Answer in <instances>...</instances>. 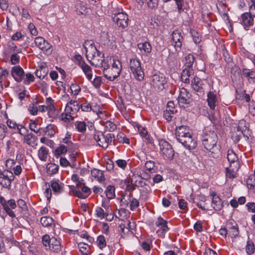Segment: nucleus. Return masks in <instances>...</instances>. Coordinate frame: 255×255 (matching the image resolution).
<instances>
[{
  "label": "nucleus",
  "mask_w": 255,
  "mask_h": 255,
  "mask_svg": "<svg viewBox=\"0 0 255 255\" xmlns=\"http://www.w3.org/2000/svg\"><path fill=\"white\" fill-rule=\"evenodd\" d=\"M227 159L229 162H232L239 160L237 154L234 152L233 149H229L227 153Z\"/></svg>",
  "instance_id": "nucleus-40"
},
{
  "label": "nucleus",
  "mask_w": 255,
  "mask_h": 255,
  "mask_svg": "<svg viewBox=\"0 0 255 255\" xmlns=\"http://www.w3.org/2000/svg\"><path fill=\"white\" fill-rule=\"evenodd\" d=\"M129 65L131 72L135 79L139 81H142L144 79V73L141 67L139 60L136 57L130 59Z\"/></svg>",
  "instance_id": "nucleus-3"
},
{
  "label": "nucleus",
  "mask_w": 255,
  "mask_h": 255,
  "mask_svg": "<svg viewBox=\"0 0 255 255\" xmlns=\"http://www.w3.org/2000/svg\"><path fill=\"white\" fill-rule=\"evenodd\" d=\"M72 113H62L60 116V119L66 123H70L74 119Z\"/></svg>",
  "instance_id": "nucleus-38"
},
{
  "label": "nucleus",
  "mask_w": 255,
  "mask_h": 255,
  "mask_svg": "<svg viewBox=\"0 0 255 255\" xmlns=\"http://www.w3.org/2000/svg\"><path fill=\"white\" fill-rule=\"evenodd\" d=\"M247 184L249 188L252 189L255 186V177L254 175H250L247 180Z\"/></svg>",
  "instance_id": "nucleus-52"
},
{
  "label": "nucleus",
  "mask_w": 255,
  "mask_h": 255,
  "mask_svg": "<svg viewBox=\"0 0 255 255\" xmlns=\"http://www.w3.org/2000/svg\"><path fill=\"white\" fill-rule=\"evenodd\" d=\"M57 127L54 125L49 124L44 130L45 134L50 137L53 136L56 133Z\"/></svg>",
  "instance_id": "nucleus-32"
},
{
  "label": "nucleus",
  "mask_w": 255,
  "mask_h": 255,
  "mask_svg": "<svg viewBox=\"0 0 255 255\" xmlns=\"http://www.w3.org/2000/svg\"><path fill=\"white\" fill-rule=\"evenodd\" d=\"M37 138L35 136V135L32 133H27L25 135H24V141L29 145H30L32 147H34L37 144L36 143L35 139Z\"/></svg>",
  "instance_id": "nucleus-27"
},
{
  "label": "nucleus",
  "mask_w": 255,
  "mask_h": 255,
  "mask_svg": "<svg viewBox=\"0 0 255 255\" xmlns=\"http://www.w3.org/2000/svg\"><path fill=\"white\" fill-rule=\"evenodd\" d=\"M29 128L35 133H38L40 130V128L37 127L35 122L32 120H30V123H29Z\"/></svg>",
  "instance_id": "nucleus-55"
},
{
  "label": "nucleus",
  "mask_w": 255,
  "mask_h": 255,
  "mask_svg": "<svg viewBox=\"0 0 255 255\" xmlns=\"http://www.w3.org/2000/svg\"><path fill=\"white\" fill-rule=\"evenodd\" d=\"M40 223L43 227H49L53 224L54 220L50 216H44L41 218Z\"/></svg>",
  "instance_id": "nucleus-35"
},
{
  "label": "nucleus",
  "mask_w": 255,
  "mask_h": 255,
  "mask_svg": "<svg viewBox=\"0 0 255 255\" xmlns=\"http://www.w3.org/2000/svg\"><path fill=\"white\" fill-rule=\"evenodd\" d=\"M75 126L77 130L80 132H84L86 129V125L84 122H77Z\"/></svg>",
  "instance_id": "nucleus-53"
},
{
  "label": "nucleus",
  "mask_w": 255,
  "mask_h": 255,
  "mask_svg": "<svg viewBox=\"0 0 255 255\" xmlns=\"http://www.w3.org/2000/svg\"><path fill=\"white\" fill-rule=\"evenodd\" d=\"M133 126L137 128L140 135L142 137V138L144 139V142L147 143H151V139L150 137V135L149 134L148 132L145 127H142L137 123H134Z\"/></svg>",
  "instance_id": "nucleus-19"
},
{
  "label": "nucleus",
  "mask_w": 255,
  "mask_h": 255,
  "mask_svg": "<svg viewBox=\"0 0 255 255\" xmlns=\"http://www.w3.org/2000/svg\"><path fill=\"white\" fill-rule=\"evenodd\" d=\"M34 43L43 52L47 54L51 53L53 48L51 44L43 37L40 36L36 37L34 40Z\"/></svg>",
  "instance_id": "nucleus-12"
},
{
  "label": "nucleus",
  "mask_w": 255,
  "mask_h": 255,
  "mask_svg": "<svg viewBox=\"0 0 255 255\" xmlns=\"http://www.w3.org/2000/svg\"><path fill=\"white\" fill-rule=\"evenodd\" d=\"M160 151L164 158L169 160L173 159L174 156V150L172 146L165 140H161L159 141Z\"/></svg>",
  "instance_id": "nucleus-6"
},
{
  "label": "nucleus",
  "mask_w": 255,
  "mask_h": 255,
  "mask_svg": "<svg viewBox=\"0 0 255 255\" xmlns=\"http://www.w3.org/2000/svg\"><path fill=\"white\" fill-rule=\"evenodd\" d=\"M111 63H112V65L111 68H112L113 70H115L116 71H118V72H121L122 70V64L121 62L119 60H115L113 59L112 60L110 59Z\"/></svg>",
  "instance_id": "nucleus-39"
},
{
  "label": "nucleus",
  "mask_w": 255,
  "mask_h": 255,
  "mask_svg": "<svg viewBox=\"0 0 255 255\" xmlns=\"http://www.w3.org/2000/svg\"><path fill=\"white\" fill-rule=\"evenodd\" d=\"M115 135L113 133H108L105 135L102 132H97L94 134V138L98 145L104 149L108 147L109 144L115 140Z\"/></svg>",
  "instance_id": "nucleus-5"
},
{
  "label": "nucleus",
  "mask_w": 255,
  "mask_h": 255,
  "mask_svg": "<svg viewBox=\"0 0 255 255\" xmlns=\"http://www.w3.org/2000/svg\"><path fill=\"white\" fill-rule=\"evenodd\" d=\"M43 245L55 253H58L61 250V245L60 240L53 237L50 238L48 235H45L42 238Z\"/></svg>",
  "instance_id": "nucleus-4"
},
{
  "label": "nucleus",
  "mask_w": 255,
  "mask_h": 255,
  "mask_svg": "<svg viewBox=\"0 0 255 255\" xmlns=\"http://www.w3.org/2000/svg\"><path fill=\"white\" fill-rule=\"evenodd\" d=\"M140 189V197H143L145 199L147 198L148 195L150 191V187L149 185H146Z\"/></svg>",
  "instance_id": "nucleus-49"
},
{
  "label": "nucleus",
  "mask_w": 255,
  "mask_h": 255,
  "mask_svg": "<svg viewBox=\"0 0 255 255\" xmlns=\"http://www.w3.org/2000/svg\"><path fill=\"white\" fill-rule=\"evenodd\" d=\"M191 85L194 90L199 92L200 94H204L203 83L199 78L194 77L191 81Z\"/></svg>",
  "instance_id": "nucleus-20"
},
{
  "label": "nucleus",
  "mask_w": 255,
  "mask_h": 255,
  "mask_svg": "<svg viewBox=\"0 0 255 255\" xmlns=\"http://www.w3.org/2000/svg\"><path fill=\"white\" fill-rule=\"evenodd\" d=\"M229 163L230 166L229 167L232 170L237 172L240 168V165L239 160Z\"/></svg>",
  "instance_id": "nucleus-62"
},
{
  "label": "nucleus",
  "mask_w": 255,
  "mask_h": 255,
  "mask_svg": "<svg viewBox=\"0 0 255 255\" xmlns=\"http://www.w3.org/2000/svg\"><path fill=\"white\" fill-rule=\"evenodd\" d=\"M181 74H183L184 77L185 76L190 77L194 74V70L192 67L188 68L185 67Z\"/></svg>",
  "instance_id": "nucleus-56"
},
{
  "label": "nucleus",
  "mask_w": 255,
  "mask_h": 255,
  "mask_svg": "<svg viewBox=\"0 0 255 255\" xmlns=\"http://www.w3.org/2000/svg\"><path fill=\"white\" fill-rule=\"evenodd\" d=\"M246 253L250 255L254 253L255 251V247L254 243L251 241H248L246 247Z\"/></svg>",
  "instance_id": "nucleus-43"
},
{
  "label": "nucleus",
  "mask_w": 255,
  "mask_h": 255,
  "mask_svg": "<svg viewBox=\"0 0 255 255\" xmlns=\"http://www.w3.org/2000/svg\"><path fill=\"white\" fill-rule=\"evenodd\" d=\"M212 206L216 211H220L223 207V203L219 196L213 197L212 200Z\"/></svg>",
  "instance_id": "nucleus-29"
},
{
  "label": "nucleus",
  "mask_w": 255,
  "mask_h": 255,
  "mask_svg": "<svg viewBox=\"0 0 255 255\" xmlns=\"http://www.w3.org/2000/svg\"><path fill=\"white\" fill-rule=\"evenodd\" d=\"M226 176L229 177L230 179H233L236 177V171L232 170L229 167H226Z\"/></svg>",
  "instance_id": "nucleus-59"
},
{
  "label": "nucleus",
  "mask_w": 255,
  "mask_h": 255,
  "mask_svg": "<svg viewBox=\"0 0 255 255\" xmlns=\"http://www.w3.org/2000/svg\"><path fill=\"white\" fill-rule=\"evenodd\" d=\"M241 72L240 68L237 66L234 65L231 68V77L232 79H235L237 77V76L238 75L240 76V74Z\"/></svg>",
  "instance_id": "nucleus-45"
},
{
  "label": "nucleus",
  "mask_w": 255,
  "mask_h": 255,
  "mask_svg": "<svg viewBox=\"0 0 255 255\" xmlns=\"http://www.w3.org/2000/svg\"><path fill=\"white\" fill-rule=\"evenodd\" d=\"M107 197L112 199L115 197V188L114 186L109 185L105 191Z\"/></svg>",
  "instance_id": "nucleus-36"
},
{
  "label": "nucleus",
  "mask_w": 255,
  "mask_h": 255,
  "mask_svg": "<svg viewBox=\"0 0 255 255\" xmlns=\"http://www.w3.org/2000/svg\"><path fill=\"white\" fill-rule=\"evenodd\" d=\"M159 227L160 228L157 231V233L160 237L163 238L165 233L169 230V228L167 227V224L160 225Z\"/></svg>",
  "instance_id": "nucleus-41"
},
{
  "label": "nucleus",
  "mask_w": 255,
  "mask_h": 255,
  "mask_svg": "<svg viewBox=\"0 0 255 255\" xmlns=\"http://www.w3.org/2000/svg\"><path fill=\"white\" fill-rule=\"evenodd\" d=\"M48 187L44 192V195L47 198L48 203L50 202L52 196V190L55 195H59L63 192L64 184L58 179H53L50 183H45V186Z\"/></svg>",
  "instance_id": "nucleus-2"
},
{
  "label": "nucleus",
  "mask_w": 255,
  "mask_h": 255,
  "mask_svg": "<svg viewBox=\"0 0 255 255\" xmlns=\"http://www.w3.org/2000/svg\"><path fill=\"white\" fill-rule=\"evenodd\" d=\"M80 108V106L77 101H71L67 103L65 111V112H78Z\"/></svg>",
  "instance_id": "nucleus-26"
},
{
  "label": "nucleus",
  "mask_w": 255,
  "mask_h": 255,
  "mask_svg": "<svg viewBox=\"0 0 255 255\" xmlns=\"http://www.w3.org/2000/svg\"><path fill=\"white\" fill-rule=\"evenodd\" d=\"M228 225L230 226L229 229V234L231 238H235L237 237L239 234V231L238 226L234 221H230L228 223Z\"/></svg>",
  "instance_id": "nucleus-23"
},
{
  "label": "nucleus",
  "mask_w": 255,
  "mask_h": 255,
  "mask_svg": "<svg viewBox=\"0 0 255 255\" xmlns=\"http://www.w3.org/2000/svg\"><path fill=\"white\" fill-rule=\"evenodd\" d=\"M138 48L140 50H143L145 53H150L152 50V46L151 44L148 42H144L143 43H139L137 44Z\"/></svg>",
  "instance_id": "nucleus-31"
},
{
  "label": "nucleus",
  "mask_w": 255,
  "mask_h": 255,
  "mask_svg": "<svg viewBox=\"0 0 255 255\" xmlns=\"http://www.w3.org/2000/svg\"><path fill=\"white\" fill-rule=\"evenodd\" d=\"M78 248L80 250V252L83 255H87L90 254L91 251L90 249L89 246L84 243H80L78 244Z\"/></svg>",
  "instance_id": "nucleus-33"
},
{
  "label": "nucleus",
  "mask_w": 255,
  "mask_h": 255,
  "mask_svg": "<svg viewBox=\"0 0 255 255\" xmlns=\"http://www.w3.org/2000/svg\"><path fill=\"white\" fill-rule=\"evenodd\" d=\"M34 77L33 74L28 73L25 74V78L24 79L23 83L26 84H29L31 82L34 81Z\"/></svg>",
  "instance_id": "nucleus-54"
},
{
  "label": "nucleus",
  "mask_w": 255,
  "mask_h": 255,
  "mask_svg": "<svg viewBox=\"0 0 255 255\" xmlns=\"http://www.w3.org/2000/svg\"><path fill=\"white\" fill-rule=\"evenodd\" d=\"M113 21L117 23V26L122 29L127 27L128 25V15L125 13H118L113 17Z\"/></svg>",
  "instance_id": "nucleus-13"
},
{
  "label": "nucleus",
  "mask_w": 255,
  "mask_h": 255,
  "mask_svg": "<svg viewBox=\"0 0 255 255\" xmlns=\"http://www.w3.org/2000/svg\"><path fill=\"white\" fill-rule=\"evenodd\" d=\"M48 154V150L45 147L42 146L38 150V157L42 161H45L46 160Z\"/></svg>",
  "instance_id": "nucleus-34"
},
{
  "label": "nucleus",
  "mask_w": 255,
  "mask_h": 255,
  "mask_svg": "<svg viewBox=\"0 0 255 255\" xmlns=\"http://www.w3.org/2000/svg\"><path fill=\"white\" fill-rule=\"evenodd\" d=\"M145 167L147 170L149 171L150 173H154L155 172L154 162L153 161H147L145 163Z\"/></svg>",
  "instance_id": "nucleus-47"
},
{
  "label": "nucleus",
  "mask_w": 255,
  "mask_h": 255,
  "mask_svg": "<svg viewBox=\"0 0 255 255\" xmlns=\"http://www.w3.org/2000/svg\"><path fill=\"white\" fill-rule=\"evenodd\" d=\"M177 141L189 150L193 149L197 146V141L193 138L191 133L185 135L183 137L177 140Z\"/></svg>",
  "instance_id": "nucleus-11"
},
{
  "label": "nucleus",
  "mask_w": 255,
  "mask_h": 255,
  "mask_svg": "<svg viewBox=\"0 0 255 255\" xmlns=\"http://www.w3.org/2000/svg\"><path fill=\"white\" fill-rule=\"evenodd\" d=\"M139 205V201L135 198H132L130 202V209L132 211L134 210Z\"/></svg>",
  "instance_id": "nucleus-58"
},
{
  "label": "nucleus",
  "mask_w": 255,
  "mask_h": 255,
  "mask_svg": "<svg viewBox=\"0 0 255 255\" xmlns=\"http://www.w3.org/2000/svg\"><path fill=\"white\" fill-rule=\"evenodd\" d=\"M147 4L150 8H154L158 5V0H146Z\"/></svg>",
  "instance_id": "nucleus-63"
},
{
  "label": "nucleus",
  "mask_w": 255,
  "mask_h": 255,
  "mask_svg": "<svg viewBox=\"0 0 255 255\" xmlns=\"http://www.w3.org/2000/svg\"><path fill=\"white\" fill-rule=\"evenodd\" d=\"M185 58V63L184 66L188 68H193V64L195 60L194 56L192 54H188Z\"/></svg>",
  "instance_id": "nucleus-42"
},
{
  "label": "nucleus",
  "mask_w": 255,
  "mask_h": 255,
  "mask_svg": "<svg viewBox=\"0 0 255 255\" xmlns=\"http://www.w3.org/2000/svg\"><path fill=\"white\" fill-rule=\"evenodd\" d=\"M103 73L105 77L110 81H114L120 76L121 73L111 68L109 63L108 66L103 67Z\"/></svg>",
  "instance_id": "nucleus-18"
},
{
  "label": "nucleus",
  "mask_w": 255,
  "mask_h": 255,
  "mask_svg": "<svg viewBox=\"0 0 255 255\" xmlns=\"http://www.w3.org/2000/svg\"><path fill=\"white\" fill-rule=\"evenodd\" d=\"M11 75L15 81L20 82L24 78V72L19 65H17L11 68Z\"/></svg>",
  "instance_id": "nucleus-17"
},
{
  "label": "nucleus",
  "mask_w": 255,
  "mask_h": 255,
  "mask_svg": "<svg viewBox=\"0 0 255 255\" xmlns=\"http://www.w3.org/2000/svg\"><path fill=\"white\" fill-rule=\"evenodd\" d=\"M104 126L106 130L110 132H113L117 129V126L111 121H106Z\"/></svg>",
  "instance_id": "nucleus-46"
},
{
  "label": "nucleus",
  "mask_w": 255,
  "mask_h": 255,
  "mask_svg": "<svg viewBox=\"0 0 255 255\" xmlns=\"http://www.w3.org/2000/svg\"><path fill=\"white\" fill-rule=\"evenodd\" d=\"M0 203L7 215L11 218L15 217V214L12 211L16 207L15 201L13 199L6 201L3 197H0Z\"/></svg>",
  "instance_id": "nucleus-10"
},
{
  "label": "nucleus",
  "mask_w": 255,
  "mask_h": 255,
  "mask_svg": "<svg viewBox=\"0 0 255 255\" xmlns=\"http://www.w3.org/2000/svg\"><path fill=\"white\" fill-rule=\"evenodd\" d=\"M206 115L214 124H219L221 121L222 116L220 113H206Z\"/></svg>",
  "instance_id": "nucleus-25"
},
{
  "label": "nucleus",
  "mask_w": 255,
  "mask_h": 255,
  "mask_svg": "<svg viewBox=\"0 0 255 255\" xmlns=\"http://www.w3.org/2000/svg\"><path fill=\"white\" fill-rule=\"evenodd\" d=\"M70 90L74 95H77L81 91V88L77 84H73L70 86Z\"/></svg>",
  "instance_id": "nucleus-60"
},
{
  "label": "nucleus",
  "mask_w": 255,
  "mask_h": 255,
  "mask_svg": "<svg viewBox=\"0 0 255 255\" xmlns=\"http://www.w3.org/2000/svg\"><path fill=\"white\" fill-rule=\"evenodd\" d=\"M190 33L192 37L194 42L196 43H199L201 40L199 34L195 30L192 29L190 30Z\"/></svg>",
  "instance_id": "nucleus-50"
},
{
  "label": "nucleus",
  "mask_w": 255,
  "mask_h": 255,
  "mask_svg": "<svg viewBox=\"0 0 255 255\" xmlns=\"http://www.w3.org/2000/svg\"><path fill=\"white\" fill-rule=\"evenodd\" d=\"M97 243L100 249H102L106 246V242L105 238L103 235H100L98 237Z\"/></svg>",
  "instance_id": "nucleus-48"
},
{
  "label": "nucleus",
  "mask_w": 255,
  "mask_h": 255,
  "mask_svg": "<svg viewBox=\"0 0 255 255\" xmlns=\"http://www.w3.org/2000/svg\"><path fill=\"white\" fill-rule=\"evenodd\" d=\"M59 170V166L55 163H48L47 165V172L50 174H56Z\"/></svg>",
  "instance_id": "nucleus-37"
},
{
  "label": "nucleus",
  "mask_w": 255,
  "mask_h": 255,
  "mask_svg": "<svg viewBox=\"0 0 255 255\" xmlns=\"http://www.w3.org/2000/svg\"><path fill=\"white\" fill-rule=\"evenodd\" d=\"M191 94L186 89L184 88L180 89L178 96V103L179 106L184 110L187 108L191 101Z\"/></svg>",
  "instance_id": "nucleus-9"
},
{
  "label": "nucleus",
  "mask_w": 255,
  "mask_h": 255,
  "mask_svg": "<svg viewBox=\"0 0 255 255\" xmlns=\"http://www.w3.org/2000/svg\"><path fill=\"white\" fill-rule=\"evenodd\" d=\"M217 136L214 133L211 135H205L202 140L203 145L211 153L213 157L220 153V145L217 144Z\"/></svg>",
  "instance_id": "nucleus-1"
},
{
  "label": "nucleus",
  "mask_w": 255,
  "mask_h": 255,
  "mask_svg": "<svg viewBox=\"0 0 255 255\" xmlns=\"http://www.w3.org/2000/svg\"><path fill=\"white\" fill-rule=\"evenodd\" d=\"M253 17V14L251 13V12H245L242 14V22L245 26H250L253 24L254 19Z\"/></svg>",
  "instance_id": "nucleus-24"
},
{
  "label": "nucleus",
  "mask_w": 255,
  "mask_h": 255,
  "mask_svg": "<svg viewBox=\"0 0 255 255\" xmlns=\"http://www.w3.org/2000/svg\"><path fill=\"white\" fill-rule=\"evenodd\" d=\"M242 74L248 78V81L251 82L255 79V72L251 71L247 68H243L242 70Z\"/></svg>",
  "instance_id": "nucleus-30"
},
{
  "label": "nucleus",
  "mask_w": 255,
  "mask_h": 255,
  "mask_svg": "<svg viewBox=\"0 0 255 255\" xmlns=\"http://www.w3.org/2000/svg\"><path fill=\"white\" fill-rule=\"evenodd\" d=\"M174 103L172 101H169L166 104V109L164 112H174L175 108Z\"/></svg>",
  "instance_id": "nucleus-64"
},
{
  "label": "nucleus",
  "mask_w": 255,
  "mask_h": 255,
  "mask_svg": "<svg viewBox=\"0 0 255 255\" xmlns=\"http://www.w3.org/2000/svg\"><path fill=\"white\" fill-rule=\"evenodd\" d=\"M47 101L49 103L48 105L39 106L38 108L35 104H31L29 107V108L31 109L30 110V112H45L46 111L50 112L53 110L55 108L54 106L52 104V99L50 98H48L47 99Z\"/></svg>",
  "instance_id": "nucleus-16"
},
{
  "label": "nucleus",
  "mask_w": 255,
  "mask_h": 255,
  "mask_svg": "<svg viewBox=\"0 0 255 255\" xmlns=\"http://www.w3.org/2000/svg\"><path fill=\"white\" fill-rule=\"evenodd\" d=\"M166 83L165 77L163 74H155L152 76L151 85L156 91H162Z\"/></svg>",
  "instance_id": "nucleus-8"
},
{
  "label": "nucleus",
  "mask_w": 255,
  "mask_h": 255,
  "mask_svg": "<svg viewBox=\"0 0 255 255\" xmlns=\"http://www.w3.org/2000/svg\"><path fill=\"white\" fill-rule=\"evenodd\" d=\"M207 102L212 110H215L217 102V94L215 91H210L207 94Z\"/></svg>",
  "instance_id": "nucleus-21"
},
{
  "label": "nucleus",
  "mask_w": 255,
  "mask_h": 255,
  "mask_svg": "<svg viewBox=\"0 0 255 255\" xmlns=\"http://www.w3.org/2000/svg\"><path fill=\"white\" fill-rule=\"evenodd\" d=\"M82 192L75 189L74 185L69 186L70 191L72 192L75 196L81 199H85L91 193V190L86 185H82Z\"/></svg>",
  "instance_id": "nucleus-15"
},
{
  "label": "nucleus",
  "mask_w": 255,
  "mask_h": 255,
  "mask_svg": "<svg viewBox=\"0 0 255 255\" xmlns=\"http://www.w3.org/2000/svg\"><path fill=\"white\" fill-rule=\"evenodd\" d=\"M190 129L189 127L186 126H181L176 128V137L177 140L183 137L185 135L187 134L191 133L190 132Z\"/></svg>",
  "instance_id": "nucleus-22"
},
{
  "label": "nucleus",
  "mask_w": 255,
  "mask_h": 255,
  "mask_svg": "<svg viewBox=\"0 0 255 255\" xmlns=\"http://www.w3.org/2000/svg\"><path fill=\"white\" fill-rule=\"evenodd\" d=\"M92 83L96 88H99L102 84V78L96 76L92 81Z\"/></svg>",
  "instance_id": "nucleus-61"
},
{
  "label": "nucleus",
  "mask_w": 255,
  "mask_h": 255,
  "mask_svg": "<svg viewBox=\"0 0 255 255\" xmlns=\"http://www.w3.org/2000/svg\"><path fill=\"white\" fill-rule=\"evenodd\" d=\"M172 45L174 47L176 51H179L181 49L182 42L184 41V38L178 30H175L173 31L172 33Z\"/></svg>",
  "instance_id": "nucleus-14"
},
{
  "label": "nucleus",
  "mask_w": 255,
  "mask_h": 255,
  "mask_svg": "<svg viewBox=\"0 0 255 255\" xmlns=\"http://www.w3.org/2000/svg\"><path fill=\"white\" fill-rule=\"evenodd\" d=\"M91 175L93 177L97 179V180L100 182L104 181L105 180L103 172L99 169L94 168L92 170Z\"/></svg>",
  "instance_id": "nucleus-28"
},
{
  "label": "nucleus",
  "mask_w": 255,
  "mask_h": 255,
  "mask_svg": "<svg viewBox=\"0 0 255 255\" xmlns=\"http://www.w3.org/2000/svg\"><path fill=\"white\" fill-rule=\"evenodd\" d=\"M20 61V57L17 53L12 54L10 57V62L11 64L16 65L19 63Z\"/></svg>",
  "instance_id": "nucleus-57"
},
{
  "label": "nucleus",
  "mask_w": 255,
  "mask_h": 255,
  "mask_svg": "<svg viewBox=\"0 0 255 255\" xmlns=\"http://www.w3.org/2000/svg\"><path fill=\"white\" fill-rule=\"evenodd\" d=\"M83 72L86 75V78L89 80H91L93 77V74L92 68H91V67L89 65H87V66H86V68H84V69H83Z\"/></svg>",
  "instance_id": "nucleus-51"
},
{
  "label": "nucleus",
  "mask_w": 255,
  "mask_h": 255,
  "mask_svg": "<svg viewBox=\"0 0 255 255\" xmlns=\"http://www.w3.org/2000/svg\"><path fill=\"white\" fill-rule=\"evenodd\" d=\"M67 151V148L66 146L63 144H62L55 149L54 155L58 158L59 155L66 153Z\"/></svg>",
  "instance_id": "nucleus-44"
},
{
  "label": "nucleus",
  "mask_w": 255,
  "mask_h": 255,
  "mask_svg": "<svg viewBox=\"0 0 255 255\" xmlns=\"http://www.w3.org/2000/svg\"><path fill=\"white\" fill-rule=\"evenodd\" d=\"M91 49L95 51L92 54V61L90 62L92 65H95L96 67H104L108 66L109 61H106L104 59V54L98 50L96 47L92 46Z\"/></svg>",
  "instance_id": "nucleus-7"
}]
</instances>
